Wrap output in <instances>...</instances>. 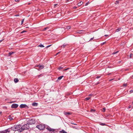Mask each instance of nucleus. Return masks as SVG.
<instances>
[{
	"mask_svg": "<svg viewBox=\"0 0 133 133\" xmlns=\"http://www.w3.org/2000/svg\"><path fill=\"white\" fill-rule=\"evenodd\" d=\"M64 70H66V69H65Z\"/></svg>",
	"mask_w": 133,
	"mask_h": 133,
	"instance_id": "nucleus-58",
	"label": "nucleus"
},
{
	"mask_svg": "<svg viewBox=\"0 0 133 133\" xmlns=\"http://www.w3.org/2000/svg\"><path fill=\"white\" fill-rule=\"evenodd\" d=\"M94 37L92 38H91V39L89 41H90L91 40L93 39H94Z\"/></svg>",
	"mask_w": 133,
	"mask_h": 133,
	"instance_id": "nucleus-45",
	"label": "nucleus"
},
{
	"mask_svg": "<svg viewBox=\"0 0 133 133\" xmlns=\"http://www.w3.org/2000/svg\"><path fill=\"white\" fill-rule=\"evenodd\" d=\"M68 1H69V0H67V2H68Z\"/></svg>",
	"mask_w": 133,
	"mask_h": 133,
	"instance_id": "nucleus-59",
	"label": "nucleus"
},
{
	"mask_svg": "<svg viewBox=\"0 0 133 133\" xmlns=\"http://www.w3.org/2000/svg\"><path fill=\"white\" fill-rule=\"evenodd\" d=\"M132 78H133V75L132 76Z\"/></svg>",
	"mask_w": 133,
	"mask_h": 133,
	"instance_id": "nucleus-57",
	"label": "nucleus"
},
{
	"mask_svg": "<svg viewBox=\"0 0 133 133\" xmlns=\"http://www.w3.org/2000/svg\"><path fill=\"white\" fill-rule=\"evenodd\" d=\"M29 125L27 123L22 126L21 127V129L23 130L29 129Z\"/></svg>",
	"mask_w": 133,
	"mask_h": 133,
	"instance_id": "nucleus-1",
	"label": "nucleus"
},
{
	"mask_svg": "<svg viewBox=\"0 0 133 133\" xmlns=\"http://www.w3.org/2000/svg\"><path fill=\"white\" fill-rule=\"evenodd\" d=\"M2 40H0V42H1L2 41Z\"/></svg>",
	"mask_w": 133,
	"mask_h": 133,
	"instance_id": "nucleus-52",
	"label": "nucleus"
},
{
	"mask_svg": "<svg viewBox=\"0 0 133 133\" xmlns=\"http://www.w3.org/2000/svg\"><path fill=\"white\" fill-rule=\"evenodd\" d=\"M105 43V42H103V44H104Z\"/></svg>",
	"mask_w": 133,
	"mask_h": 133,
	"instance_id": "nucleus-54",
	"label": "nucleus"
},
{
	"mask_svg": "<svg viewBox=\"0 0 133 133\" xmlns=\"http://www.w3.org/2000/svg\"><path fill=\"white\" fill-rule=\"evenodd\" d=\"M57 5V4H54V7H56V6Z\"/></svg>",
	"mask_w": 133,
	"mask_h": 133,
	"instance_id": "nucleus-46",
	"label": "nucleus"
},
{
	"mask_svg": "<svg viewBox=\"0 0 133 133\" xmlns=\"http://www.w3.org/2000/svg\"><path fill=\"white\" fill-rule=\"evenodd\" d=\"M10 129H11V130H13L14 131H16V130L15 128V127H12L10 128Z\"/></svg>",
	"mask_w": 133,
	"mask_h": 133,
	"instance_id": "nucleus-11",
	"label": "nucleus"
},
{
	"mask_svg": "<svg viewBox=\"0 0 133 133\" xmlns=\"http://www.w3.org/2000/svg\"><path fill=\"white\" fill-rule=\"evenodd\" d=\"M64 114L65 115H66V112H64Z\"/></svg>",
	"mask_w": 133,
	"mask_h": 133,
	"instance_id": "nucleus-51",
	"label": "nucleus"
},
{
	"mask_svg": "<svg viewBox=\"0 0 133 133\" xmlns=\"http://www.w3.org/2000/svg\"><path fill=\"white\" fill-rule=\"evenodd\" d=\"M131 105H129V108H131Z\"/></svg>",
	"mask_w": 133,
	"mask_h": 133,
	"instance_id": "nucleus-48",
	"label": "nucleus"
},
{
	"mask_svg": "<svg viewBox=\"0 0 133 133\" xmlns=\"http://www.w3.org/2000/svg\"><path fill=\"white\" fill-rule=\"evenodd\" d=\"M36 127L39 129L42 130L44 129L45 127L44 125L39 124L36 126Z\"/></svg>",
	"mask_w": 133,
	"mask_h": 133,
	"instance_id": "nucleus-2",
	"label": "nucleus"
},
{
	"mask_svg": "<svg viewBox=\"0 0 133 133\" xmlns=\"http://www.w3.org/2000/svg\"><path fill=\"white\" fill-rule=\"evenodd\" d=\"M133 57V54H131L130 55V58H132V57Z\"/></svg>",
	"mask_w": 133,
	"mask_h": 133,
	"instance_id": "nucleus-18",
	"label": "nucleus"
},
{
	"mask_svg": "<svg viewBox=\"0 0 133 133\" xmlns=\"http://www.w3.org/2000/svg\"><path fill=\"white\" fill-rule=\"evenodd\" d=\"M119 1H117L115 2V4H117L119 3Z\"/></svg>",
	"mask_w": 133,
	"mask_h": 133,
	"instance_id": "nucleus-28",
	"label": "nucleus"
},
{
	"mask_svg": "<svg viewBox=\"0 0 133 133\" xmlns=\"http://www.w3.org/2000/svg\"><path fill=\"white\" fill-rule=\"evenodd\" d=\"M63 77V76L59 77H58V78L57 80H60L62 78V77Z\"/></svg>",
	"mask_w": 133,
	"mask_h": 133,
	"instance_id": "nucleus-12",
	"label": "nucleus"
},
{
	"mask_svg": "<svg viewBox=\"0 0 133 133\" xmlns=\"http://www.w3.org/2000/svg\"><path fill=\"white\" fill-rule=\"evenodd\" d=\"M99 125H102V126H104V125H107V124L104 123H102L101 122H100L99 123Z\"/></svg>",
	"mask_w": 133,
	"mask_h": 133,
	"instance_id": "nucleus-8",
	"label": "nucleus"
},
{
	"mask_svg": "<svg viewBox=\"0 0 133 133\" xmlns=\"http://www.w3.org/2000/svg\"><path fill=\"white\" fill-rule=\"evenodd\" d=\"M83 3L82 2H80L78 3V6H80L82 5Z\"/></svg>",
	"mask_w": 133,
	"mask_h": 133,
	"instance_id": "nucleus-13",
	"label": "nucleus"
},
{
	"mask_svg": "<svg viewBox=\"0 0 133 133\" xmlns=\"http://www.w3.org/2000/svg\"><path fill=\"white\" fill-rule=\"evenodd\" d=\"M1 113V112H0V113Z\"/></svg>",
	"mask_w": 133,
	"mask_h": 133,
	"instance_id": "nucleus-62",
	"label": "nucleus"
},
{
	"mask_svg": "<svg viewBox=\"0 0 133 133\" xmlns=\"http://www.w3.org/2000/svg\"><path fill=\"white\" fill-rule=\"evenodd\" d=\"M130 93L133 92V90H130Z\"/></svg>",
	"mask_w": 133,
	"mask_h": 133,
	"instance_id": "nucleus-38",
	"label": "nucleus"
},
{
	"mask_svg": "<svg viewBox=\"0 0 133 133\" xmlns=\"http://www.w3.org/2000/svg\"><path fill=\"white\" fill-rule=\"evenodd\" d=\"M132 104H133V102H132Z\"/></svg>",
	"mask_w": 133,
	"mask_h": 133,
	"instance_id": "nucleus-61",
	"label": "nucleus"
},
{
	"mask_svg": "<svg viewBox=\"0 0 133 133\" xmlns=\"http://www.w3.org/2000/svg\"><path fill=\"white\" fill-rule=\"evenodd\" d=\"M114 79L113 78V79H110V80H109V81H111L112 80H114Z\"/></svg>",
	"mask_w": 133,
	"mask_h": 133,
	"instance_id": "nucleus-43",
	"label": "nucleus"
},
{
	"mask_svg": "<svg viewBox=\"0 0 133 133\" xmlns=\"http://www.w3.org/2000/svg\"><path fill=\"white\" fill-rule=\"evenodd\" d=\"M60 52H58L55 55V56H56L57 55H58L59 53Z\"/></svg>",
	"mask_w": 133,
	"mask_h": 133,
	"instance_id": "nucleus-40",
	"label": "nucleus"
},
{
	"mask_svg": "<svg viewBox=\"0 0 133 133\" xmlns=\"http://www.w3.org/2000/svg\"><path fill=\"white\" fill-rule=\"evenodd\" d=\"M72 124H75V125H77L76 124H74V123H72Z\"/></svg>",
	"mask_w": 133,
	"mask_h": 133,
	"instance_id": "nucleus-53",
	"label": "nucleus"
},
{
	"mask_svg": "<svg viewBox=\"0 0 133 133\" xmlns=\"http://www.w3.org/2000/svg\"><path fill=\"white\" fill-rule=\"evenodd\" d=\"M89 3V2H88L87 3H86L85 4V6L87 5Z\"/></svg>",
	"mask_w": 133,
	"mask_h": 133,
	"instance_id": "nucleus-36",
	"label": "nucleus"
},
{
	"mask_svg": "<svg viewBox=\"0 0 133 133\" xmlns=\"http://www.w3.org/2000/svg\"><path fill=\"white\" fill-rule=\"evenodd\" d=\"M51 45H52L51 44L47 46H46V48H49V47H50Z\"/></svg>",
	"mask_w": 133,
	"mask_h": 133,
	"instance_id": "nucleus-33",
	"label": "nucleus"
},
{
	"mask_svg": "<svg viewBox=\"0 0 133 133\" xmlns=\"http://www.w3.org/2000/svg\"><path fill=\"white\" fill-rule=\"evenodd\" d=\"M14 81L15 83H16L18 82L19 81V80L18 78H15L14 79Z\"/></svg>",
	"mask_w": 133,
	"mask_h": 133,
	"instance_id": "nucleus-10",
	"label": "nucleus"
},
{
	"mask_svg": "<svg viewBox=\"0 0 133 133\" xmlns=\"http://www.w3.org/2000/svg\"><path fill=\"white\" fill-rule=\"evenodd\" d=\"M43 76V75H42V74H41L39 75H38V77H40L41 76Z\"/></svg>",
	"mask_w": 133,
	"mask_h": 133,
	"instance_id": "nucleus-35",
	"label": "nucleus"
},
{
	"mask_svg": "<svg viewBox=\"0 0 133 133\" xmlns=\"http://www.w3.org/2000/svg\"><path fill=\"white\" fill-rule=\"evenodd\" d=\"M77 8V7L76 6H74V9H76Z\"/></svg>",
	"mask_w": 133,
	"mask_h": 133,
	"instance_id": "nucleus-47",
	"label": "nucleus"
},
{
	"mask_svg": "<svg viewBox=\"0 0 133 133\" xmlns=\"http://www.w3.org/2000/svg\"><path fill=\"white\" fill-rule=\"evenodd\" d=\"M69 68H67V72L68 71H69L70 72H71V71L69 70Z\"/></svg>",
	"mask_w": 133,
	"mask_h": 133,
	"instance_id": "nucleus-34",
	"label": "nucleus"
},
{
	"mask_svg": "<svg viewBox=\"0 0 133 133\" xmlns=\"http://www.w3.org/2000/svg\"><path fill=\"white\" fill-rule=\"evenodd\" d=\"M108 35H104V36H105V37H107V36H108Z\"/></svg>",
	"mask_w": 133,
	"mask_h": 133,
	"instance_id": "nucleus-49",
	"label": "nucleus"
},
{
	"mask_svg": "<svg viewBox=\"0 0 133 133\" xmlns=\"http://www.w3.org/2000/svg\"><path fill=\"white\" fill-rule=\"evenodd\" d=\"M11 117V116L10 115H9V119H10V120H12L13 119V118L12 117Z\"/></svg>",
	"mask_w": 133,
	"mask_h": 133,
	"instance_id": "nucleus-24",
	"label": "nucleus"
},
{
	"mask_svg": "<svg viewBox=\"0 0 133 133\" xmlns=\"http://www.w3.org/2000/svg\"><path fill=\"white\" fill-rule=\"evenodd\" d=\"M46 128L50 132H54L55 131V130L54 129H51L49 126L47 127Z\"/></svg>",
	"mask_w": 133,
	"mask_h": 133,
	"instance_id": "nucleus-6",
	"label": "nucleus"
},
{
	"mask_svg": "<svg viewBox=\"0 0 133 133\" xmlns=\"http://www.w3.org/2000/svg\"><path fill=\"white\" fill-rule=\"evenodd\" d=\"M71 28V26H67V29H70Z\"/></svg>",
	"mask_w": 133,
	"mask_h": 133,
	"instance_id": "nucleus-26",
	"label": "nucleus"
},
{
	"mask_svg": "<svg viewBox=\"0 0 133 133\" xmlns=\"http://www.w3.org/2000/svg\"><path fill=\"white\" fill-rule=\"evenodd\" d=\"M121 28H118L116 30V32H118L121 30Z\"/></svg>",
	"mask_w": 133,
	"mask_h": 133,
	"instance_id": "nucleus-19",
	"label": "nucleus"
},
{
	"mask_svg": "<svg viewBox=\"0 0 133 133\" xmlns=\"http://www.w3.org/2000/svg\"><path fill=\"white\" fill-rule=\"evenodd\" d=\"M31 3H28V4L29 5Z\"/></svg>",
	"mask_w": 133,
	"mask_h": 133,
	"instance_id": "nucleus-56",
	"label": "nucleus"
},
{
	"mask_svg": "<svg viewBox=\"0 0 133 133\" xmlns=\"http://www.w3.org/2000/svg\"><path fill=\"white\" fill-rule=\"evenodd\" d=\"M83 31L82 30H79L78 31L77 33L79 34H82V32Z\"/></svg>",
	"mask_w": 133,
	"mask_h": 133,
	"instance_id": "nucleus-14",
	"label": "nucleus"
},
{
	"mask_svg": "<svg viewBox=\"0 0 133 133\" xmlns=\"http://www.w3.org/2000/svg\"><path fill=\"white\" fill-rule=\"evenodd\" d=\"M127 85V83L124 84H123V86L124 87H126Z\"/></svg>",
	"mask_w": 133,
	"mask_h": 133,
	"instance_id": "nucleus-32",
	"label": "nucleus"
},
{
	"mask_svg": "<svg viewBox=\"0 0 133 133\" xmlns=\"http://www.w3.org/2000/svg\"><path fill=\"white\" fill-rule=\"evenodd\" d=\"M14 52H9V55H12V54H14Z\"/></svg>",
	"mask_w": 133,
	"mask_h": 133,
	"instance_id": "nucleus-21",
	"label": "nucleus"
},
{
	"mask_svg": "<svg viewBox=\"0 0 133 133\" xmlns=\"http://www.w3.org/2000/svg\"><path fill=\"white\" fill-rule=\"evenodd\" d=\"M23 130H22L21 129H18L16 130V131H18L19 132H21Z\"/></svg>",
	"mask_w": 133,
	"mask_h": 133,
	"instance_id": "nucleus-17",
	"label": "nucleus"
},
{
	"mask_svg": "<svg viewBox=\"0 0 133 133\" xmlns=\"http://www.w3.org/2000/svg\"><path fill=\"white\" fill-rule=\"evenodd\" d=\"M121 62V61H119L118 62V63H120Z\"/></svg>",
	"mask_w": 133,
	"mask_h": 133,
	"instance_id": "nucleus-50",
	"label": "nucleus"
},
{
	"mask_svg": "<svg viewBox=\"0 0 133 133\" xmlns=\"http://www.w3.org/2000/svg\"><path fill=\"white\" fill-rule=\"evenodd\" d=\"M118 51H117L115 52H114L112 53V54L114 55L115 54H116V53H117L118 52Z\"/></svg>",
	"mask_w": 133,
	"mask_h": 133,
	"instance_id": "nucleus-27",
	"label": "nucleus"
},
{
	"mask_svg": "<svg viewBox=\"0 0 133 133\" xmlns=\"http://www.w3.org/2000/svg\"><path fill=\"white\" fill-rule=\"evenodd\" d=\"M66 46V44L64 45L63 44L62 46L61 47L62 48H64Z\"/></svg>",
	"mask_w": 133,
	"mask_h": 133,
	"instance_id": "nucleus-25",
	"label": "nucleus"
},
{
	"mask_svg": "<svg viewBox=\"0 0 133 133\" xmlns=\"http://www.w3.org/2000/svg\"><path fill=\"white\" fill-rule=\"evenodd\" d=\"M19 125H16V126H15L14 127H15V129L16 130V129H17L18 128H19Z\"/></svg>",
	"mask_w": 133,
	"mask_h": 133,
	"instance_id": "nucleus-15",
	"label": "nucleus"
},
{
	"mask_svg": "<svg viewBox=\"0 0 133 133\" xmlns=\"http://www.w3.org/2000/svg\"><path fill=\"white\" fill-rule=\"evenodd\" d=\"M21 108H25L26 109H28L29 108V107L25 104H21L19 106Z\"/></svg>",
	"mask_w": 133,
	"mask_h": 133,
	"instance_id": "nucleus-4",
	"label": "nucleus"
},
{
	"mask_svg": "<svg viewBox=\"0 0 133 133\" xmlns=\"http://www.w3.org/2000/svg\"><path fill=\"white\" fill-rule=\"evenodd\" d=\"M38 46H39L41 47H44V46L42 44H40Z\"/></svg>",
	"mask_w": 133,
	"mask_h": 133,
	"instance_id": "nucleus-22",
	"label": "nucleus"
},
{
	"mask_svg": "<svg viewBox=\"0 0 133 133\" xmlns=\"http://www.w3.org/2000/svg\"><path fill=\"white\" fill-rule=\"evenodd\" d=\"M18 105L16 104H13L11 106V108H16L18 107Z\"/></svg>",
	"mask_w": 133,
	"mask_h": 133,
	"instance_id": "nucleus-5",
	"label": "nucleus"
},
{
	"mask_svg": "<svg viewBox=\"0 0 133 133\" xmlns=\"http://www.w3.org/2000/svg\"><path fill=\"white\" fill-rule=\"evenodd\" d=\"M90 98V97H87L85 98V99L86 100H89Z\"/></svg>",
	"mask_w": 133,
	"mask_h": 133,
	"instance_id": "nucleus-23",
	"label": "nucleus"
},
{
	"mask_svg": "<svg viewBox=\"0 0 133 133\" xmlns=\"http://www.w3.org/2000/svg\"><path fill=\"white\" fill-rule=\"evenodd\" d=\"M100 77V76H97L96 77V78H99Z\"/></svg>",
	"mask_w": 133,
	"mask_h": 133,
	"instance_id": "nucleus-42",
	"label": "nucleus"
},
{
	"mask_svg": "<svg viewBox=\"0 0 133 133\" xmlns=\"http://www.w3.org/2000/svg\"><path fill=\"white\" fill-rule=\"evenodd\" d=\"M39 67V70H40L43 69L44 68V66L43 65H37L36 66Z\"/></svg>",
	"mask_w": 133,
	"mask_h": 133,
	"instance_id": "nucleus-7",
	"label": "nucleus"
},
{
	"mask_svg": "<svg viewBox=\"0 0 133 133\" xmlns=\"http://www.w3.org/2000/svg\"><path fill=\"white\" fill-rule=\"evenodd\" d=\"M98 83H97V84H98Z\"/></svg>",
	"mask_w": 133,
	"mask_h": 133,
	"instance_id": "nucleus-60",
	"label": "nucleus"
},
{
	"mask_svg": "<svg viewBox=\"0 0 133 133\" xmlns=\"http://www.w3.org/2000/svg\"><path fill=\"white\" fill-rule=\"evenodd\" d=\"M128 70V69H125V71H126V70Z\"/></svg>",
	"mask_w": 133,
	"mask_h": 133,
	"instance_id": "nucleus-55",
	"label": "nucleus"
},
{
	"mask_svg": "<svg viewBox=\"0 0 133 133\" xmlns=\"http://www.w3.org/2000/svg\"><path fill=\"white\" fill-rule=\"evenodd\" d=\"M59 132L60 133H66V132H65L64 130H62L61 131H59Z\"/></svg>",
	"mask_w": 133,
	"mask_h": 133,
	"instance_id": "nucleus-16",
	"label": "nucleus"
},
{
	"mask_svg": "<svg viewBox=\"0 0 133 133\" xmlns=\"http://www.w3.org/2000/svg\"><path fill=\"white\" fill-rule=\"evenodd\" d=\"M35 122L34 119H31L28 120L27 121V123L29 124H35Z\"/></svg>",
	"mask_w": 133,
	"mask_h": 133,
	"instance_id": "nucleus-3",
	"label": "nucleus"
},
{
	"mask_svg": "<svg viewBox=\"0 0 133 133\" xmlns=\"http://www.w3.org/2000/svg\"><path fill=\"white\" fill-rule=\"evenodd\" d=\"M32 105L34 106H36L38 104L37 103L34 102L32 103Z\"/></svg>",
	"mask_w": 133,
	"mask_h": 133,
	"instance_id": "nucleus-9",
	"label": "nucleus"
},
{
	"mask_svg": "<svg viewBox=\"0 0 133 133\" xmlns=\"http://www.w3.org/2000/svg\"><path fill=\"white\" fill-rule=\"evenodd\" d=\"M71 114V112H67V115H70Z\"/></svg>",
	"mask_w": 133,
	"mask_h": 133,
	"instance_id": "nucleus-30",
	"label": "nucleus"
},
{
	"mask_svg": "<svg viewBox=\"0 0 133 133\" xmlns=\"http://www.w3.org/2000/svg\"><path fill=\"white\" fill-rule=\"evenodd\" d=\"M95 111V110L94 109H91L90 110V111L91 112H94Z\"/></svg>",
	"mask_w": 133,
	"mask_h": 133,
	"instance_id": "nucleus-29",
	"label": "nucleus"
},
{
	"mask_svg": "<svg viewBox=\"0 0 133 133\" xmlns=\"http://www.w3.org/2000/svg\"><path fill=\"white\" fill-rule=\"evenodd\" d=\"M48 28L47 27V28H44L43 29V31H45L47 29H48Z\"/></svg>",
	"mask_w": 133,
	"mask_h": 133,
	"instance_id": "nucleus-37",
	"label": "nucleus"
},
{
	"mask_svg": "<svg viewBox=\"0 0 133 133\" xmlns=\"http://www.w3.org/2000/svg\"><path fill=\"white\" fill-rule=\"evenodd\" d=\"M20 0H15V1L16 2H18Z\"/></svg>",
	"mask_w": 133,
	"mask_h": 133,
	"instance_id": "nucleus-44",
	"label": "nucleus"
},
{
	"mask_svg": "<svg viewBox=\"0 0 133 133\" xmlns=\"http://www.w3.org/2000/svg\"><path fill=\"white\" fill-rule=\"evenodd\" d=\"M26 32V31H25V30H23V31L21 32V33H24L25 32Z\"/></svg>",
	"mask_w": 133,
	"mask_h": 133,
	"instance_id": "nucleus-41",
	"label": "nucleus"
},
{
	"mask_svg": "<svg viewBox=\"0 0 133 133\" xmlns=\"http://www.w3.org/2000/svg\"><path fill=\"white\" fill-rule=\"evenodd\" d=\"M24 19H22V21L21 22V24H23V22H24Z\"/></svg>",
	"mask_w": 133,
	"mask_h": 133,
	"instance_id": "nucleus-31",
	"label": "nucleus"
},
{
	"mask_svg": "<svg viewBox=\"0 0 133 133\" xmlns=\"http://www.w3.org/2000/svg\"><path fill=\"white\" fill-rule=\"evenodd\" d=\"M105 108H104L102 110V111L103 112H105Z\"/></svg>",
	"mask_w": 133,
	"mask_h": 133,
	"instance_id": "nucleus-20",
	"label": "nucleus"
},
{
	"mask_svg": "<svg viewBox=\"0 0 133 133\" xmlns=\"http://www.w3.org/2000/svg\"><path fill=\"white\" fill-rule=\"evenodd\" d=\"M71 93H72L71 92L69 93H67V95H70V94H71Z\"/></svg>",
	"mask_w": 133,
	"mask_h": 133,
	"instance_id": "nucleus-39",
	"label": "nucleus"
}]
</instances>
